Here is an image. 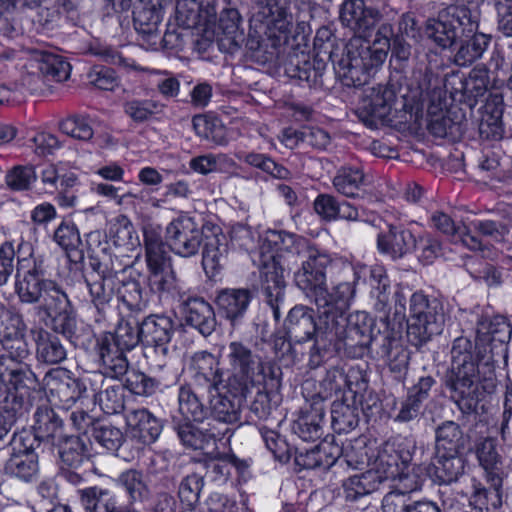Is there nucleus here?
Here are the masks:
<instances>
[{"mask_svg": "<svg viewBox=\"0 0 512 512\" xmlns=\"http://www.w3.org/2000/svg\"><path fill=\"white\" fill-rule=\"evenodd\" d=\"M360 421L359 408L355 402L347 403L345 399L335 400L331 405V425L338 433L354 430Z\"/></svg>", "mask_w": 512, "mask_h": 512, "instance_id": "3c124183", "label": "nucleus"}, {"mask_svg": "<svg viewBox=\"0 0 512 512\" xmlns=\"http://www.w3.org/2000/svg\"><path fill=\"white\" fill-rule=\"evenodd\" d=\"M162 17V0H138L134 5L133 25L144 36H152L158 31Z\"/></svg>", "mask_w": 512, "mask_h": 512, "instance_id": "ea45409f", "label": "nucleus"}, {"mask_svg": "<svg viewBox=\"0 0 512 512\" xmlns=\"http://www.w3.org/2000/svg\"><path fill=\"white\" fill-rule=\"evenodd\" d=\"M205 467L207 474L211 475L214 480H218L226 479L230 475L232 467L238 471H244L248 464L233 454H224L209 458Z\"/></svg>", "mask_w": 512, "mask_h": 512, "instance_id": "e2e57ef3", "label": "nucleus"}, {"mask_svg": "<svg viewBox=\"0 0 512 512\" xmlns=\"http://www.w3.org/2000/svg\"><path fill=\"white\" fill-rule=\"evenodd\" d=\"M35 334L36 359L46 365H58L67 359V348L56 334L44 329L32 331Z\"/></svg>", "mask_w": 512, "mask_h": 512, "instance_id": "58836bf2", "label": "nucleus"}, {"mask_svg": "<svg viewBox=\"0 0 512 512\" xmlns=\"http://www.w3.org/2000/svg\"><path fill=\"white\" fill-rule=\"evenodd\" d=\"M44 442L32 430L23 429L21 431H14L6 445L10 453L15 454H37V450Z\"/></svg>", "mask_w": 512, "mask_h": 512, "instance_id": "0e129e2a", "label": "nucleus"}, {"mask_svg": "<svg viewBox=\"0 0 512 512\" xmlns=\"http://www.w3.org/2000/svg\"><path fill=\"white\" fill-rule=\"evenodd\" d=\"M71 303L66 292L53 281L51 286L43 296L42 301L39 303V314H44L46 317L55 316L61 312L71 308Z\"/></svg>", "mask_w": 512, "mask_h": 512, "instance_id": "bf43d9fd", "label": "nucleus"}, {"mask_svg": "<svg viewBox=\"0 0 512 512\" xmlns=\"http://www.w3.org/2000/svg\"><path fill=\"white\" fill-rule=\"evenodd\" d=\"M127 425L131 428L133 437L143 444H152L160 436L163 424L147 409L132 410L126 415Z\"/></svg>", "mask_w": 512, "mask_h": 512, "instance_id": "4c0bfd02", "label": "nucleus"}, {"mask_svg": "<svg viewBox=\"0 0 512 512\" xmlns=\"http://www.w3.org/2000/svg\"><path fill=\"white\" fill-rule=\"evenodd\" d=\"M397 102L393 87L379 86L373 89L369 98L363 100L358 109L360 120L369 127L390 123L393 120L392 112Z\"/></svg>", "mask_w": 512, "mask_h": 512, "instance_id": "f3484780", "label": "nucleus"}, {"mask_svg": "<svg viewBox=\"0 0 512 512\" xmlns=\"http://www.w3.org/2000/svg\"><path fill=\"white\" fill-rule=\"evenodd\" d=\"M4 470L6 474L14 476L22 481L31 482L38 474V454H15L10 453Z\"/></svg>", "mask_w": 512, "mask_h": 512, "instance_id": "864d4df0", "label": "nucleus"}, {"mask_svg": "<svg viewBox=\"0 0 512 512\" xmlns=\"http://www.w3.org/2000/svg\"><path fill=\"white\" fill-rule=\"evenodd\" d=\"M479 23L477 16L470 11L462 32L457 41L458 49L454 55V63L460 67L472 65L482 58L488 49L492 36L478 31Z\"/></svg>", "mask_w": 512, "mask_h": 512, "instance_id": "2eb2a0df", "label": "nucleus"}, {"mask_svg": "<svg viewBox=\"0 0 512 512\" xmlns=\"http://www.w3.org/2000/svg\"><path fill=\"white\" fill-rule=\"evenodd\" d=\"M117 297L131 311L139 312L146 307L141 285L134 279L122 282L117 288Z\"/></svg>", "mask_w": 512, "mask_h": 512, "instance_id": "338daca9", "label": "nucleus"}, {"mask_svg": "<svg viewBox=\"0 0 512 512\" xmlns=\"http://www.w3.org/2000/svg\"><path fill=\"white\" fill-rule=\"evenodd\" d=\"M106 414H117L124 409L123 387L120 385H105L99 390L96 401Z\"/></svg>", "mask_w": 512, "mask_h": 512, "instance_id": "774afa93", "label": "nucleus"}, {"mask_svg": "<svg viewBox=\"0 0 512 512\" xmlns=\"http://www.w3.org/2000/svg\"><path fill=\"white\" fill-rule=\"evenodd\" d=\"M434 434V453H462L470 438L461 426L452 420H446L437 425Z\"/></svg>", "mask_w": 512, "mask_h": 512, "instance_id": "f704fd0d", "label": "nucleus"}, {"mask_svg": "<svg viewBox=\"0 0 512 512\" xmlns=\"http://www.w3.org/2000/svg\"><path fill=\"white\" fill-rule=\"evenodd\" d=\"M241 23V15L235 8H227L220 13L218 21V30L221 34L219 39L220 45L228 52L233 53L245 43L248 57L252 61L258 63L252 57L251 50L247 46V40L249 38L250 31L248 32L247 38H245Z\"/></svg>", "mask_w": 512, "mask_h": 512, "instance_id": "cd10ccee", "label": "nucleus"}, {"mask_svg": "<svg viewBox=\"0 0 512 512\" xmlns=\"http://www.w3.org/2000/svg\"><path fill=\"white\" fill-rule=\"evenodd\" d=\"M459 85L452 93L454 99L472 109L488 91L489 70L484 65H477L469 72L468 77L460 80Z\"/></svg>", "mask_w": 512, "mask_h": 512, "instance_id": "2f4dec72", "label": "nucleus"}, {"mask_svg": "<svg viewBox=\"0 0 512 512\" xmlns=\"http://www.w3.org/2000/svg\"><path fill=\"white\" fill-rule=\"evenodd\" d=\"M148 284L152 292L162 295L177 287V278L171 261L148 266Z\"/></svg>", "mask_w": 512, "mask_h": 512, "instance_id": "5fc2aeb1", "label": "nucleus"}, {"mask_svg": "<svg viewBox=\"0 0 512 512\" xmlns=\"http://www.w3.org/2000/svg\"><path fill=\"white\" fill-rule=\"evenodd\" d=\"M206 227H199L189 216H180L167 225L166 242L176 255L186 258L195 256L202 245Z\"/></svg>", "mask_w": 512, "mask_h": 512, "instance_id": "ddd939ff", "label": "nucleus"}, {"mask_svg": "<svg viewBox=\"0 0 512 512\" xmlns=\"http://www.w3.org/2000/svg\"><path fill=\"white\" fill-rule=\"evenodd\" d=\"M317 308L315 342L309 350L308 365L311 369L320 367L330 350L344 349L346 312L315 304Z\"/></svg>", "mask_w": 512, "mask_h": 512, "instance_id": "0eeeda50", "label": "nucleus"}, {"mask_svg": "<svg viewBox=\"0 0 512 512\" xmlns=\"http://www.w3.org/2000/svg\"><path fill=\"white\" fill-rule=\"evenodd\" d=\"M339 14L341 23L360 34L359 36L365 35L374 28L381 18L379 10L366 6L364 0H344Z\"/></svg>", "mask_w": 512, "mask_h": 512, "instance_id": "412c9836", "label": "nucleus"}, {"mask_svg": "<svg viewBox=\"0 0 512 512\" xmlns=\"http://www.w3.org/2000/svg\"><path fill=\"white\" fill-rule=\"evenodd\" d=\"M471 9L466 5H451L426 21L424 32L428 39L442 49L457 44Z\"/></svg>", "mask_w": 512, "mask_h": 512, "instance_id": "9b49d317", "label": "nucleus"}, {"mask_svg": "<svg viewBox=\"0 0 512 512\" xmlns=\"http://www.w3.org/2000/svg\"><path fill=\"white\" fill-rule=\"evenodd\" d=\"M251 300L248 288H224L216 292L214 303L219 315L234 327L243 319Z\"/></svg>", "mask_w": 512, "mask_h": 512, "instance_id": "b1692460", "label": "nucleus"}, {"mask_svg": "<svg viewBox=\"0 0 512 512\" xmlns=\"http://www.w3.org/2000/svg\"><path fill=\"white\" fill-rule=\"evenodd\" d=\"M174 429L182 442L188 448L203 450L210 444H215L223 439V430L211 426L207 421L198 427L192 420H177L174 418Z\"/></svg>", "mask_w": 512, "mask_h": 512, "instance_id": "393cba45", "label": "nucleus"}, {"mask_svg": "<svg viewBox=\"0 0 512 512\" xmlns=\"http://www.w3.org/2000/svg\"><path fill=\"white\" fill-rule=\"evenodd\" d=\"M32 429L44 442V445L56 443L65 434L62 419L53 408L47 405L39 406L36 409Z\"/></svg>", "mask_w": 512, "mask_h": 512, "instance_id": "79ce46f5", "label": "nucleus"}, {"mask_svg": "<svg viewBox=\"0 0 512 512\" xmlns=\"http://www.w3.org/2000/svg\"><path fill=\"white\" fill-rule=\"evenodd\" d=\"M0 344L6 354L0 360L9 359L11 362L25 361L30 356V349L26 340V331L0 339Z\"/></svg>", "mask_w": 512, "mask_h": 512, "instance_id": "69168bd1", "label": "nucleus"}, {"mask_svg": "<svg viewBox=\"0 0 512 512\" xmlns=\"http://www.w3.org/2000/svg\"><path fill=\"white\" fill-rule=\"evenodd\" d=\"M437 107L431 106L428 109L429 120L427 124V128L431 134L436 137H446L448 134H454L460 131L461 123L460 121H455L451 114L453 111H446L440 109L439 113H437L434 109Z\"/></svg>", "mask_w": 512, "mask_h": 512, "instance_id": "680f3d73", "label": "nucleus"}, {"mask_svg": "<svg viewBox=\"0 0 512 512\" xmlns=\"http://www.w3.org/2000/svg\"><path fill=\"white\" fill-rule=\"evenodd\" d=\"M325 407L321 402L313 400L310 409L302 412L293 424V431L304 441H314L323 434Z\"/></svg>", "mask_w": 512, "mask_h": 512, "instance_id": "c03bdc74", "label": "nucleus"}, {"mask_svg": "<svg viewBox=\"0 0 512 512\" xmlns=\"http://www.w3.org/2000/svg\"><path fill=\"white\" fill-rule=\"evenodd\" d=\"M247 395H235L220 392L219 387L213 389L208 395L207 419L206 421L216 428H221L223 438L232 435L230 426L241 423L242 403Z\"/></svg>", "mask_w": 512, "mask_h": 512, "instance_id": "f8f14e48", "label": "nucleus"}, {"mask_svg": "<svg viewBox=\"0 0 512 512\" xmlns=\"http://www.w3.org/2000/svg\"><path fill=\"white\" fill-rule=\"evenodd\" d=\"M90 436L102 447L112 452H116L125 441L123 432L105 419L96 421Z\"/></svg>", "mask_w": 512, "mask_h": 512, "instance_id": "13d9d810", "label": "nucleus"}, {"mask_svg": "<svg viewBox=\"0 0 512 512\" xmlns=\"http://www.w3.org/2000/svg\"><path fill=\"white\" fill-rule=\"evenodd\" d=\"M512 334L510 324L503 316H495L479 322L477 335L480 342H496L500 344V352L504 343H508Z\"/></svg>", "mask_w": 512, "mask_h": 512, "instance_id": "603ef678", "label": "nucleus"}, {"mask_svg": "<svg viewBox=\"0 0 512 512\" xmlns=\"http://www.w3.org/2000/svg\"><path fill=\"white\" fill-rule=\"evenodd\" d=\"M377 246L382 253L399 259L417 248V240L410 230L390 225L387 232L378 236Z\"/></svg>", "mask_w": 512, "mask_h": 512, "instance_id": "72a5a7b5", "label": "nucleus"}, {"mask_svg": "<svg viewBox=\"0 0 512 512\" xmlns=\"http://www.w3.org/2000/svg\"><path fill=\"white\" fill-rule=\"evenodd\" d=\"M374 351L386 359L390 371L397 379L404 378L409 366L410 352L397 342L391 331L386 336L383 346L378 345Z\"/></svg>", "mask_w": 512, "mask_h": 512, "instance_id": "a18cd8bd", "label": "nucleus"}, {"mask_svg": "<svg viewBox=\"0 0 512 512\" xmlns=\"http://www.w3.org/2000/svg\"><path fill=\"white\" fill-rule=\"evenodd\" d=\"M184 323L207 337L216 328L217 320L213 307L201 297H189L181 304Z\"/></svg>", "mask_w": 512, "mask_h": 512, "instance_id": "a878e982", "label": "nucleus"}, {"mask_svg": "<svg viewBox=\"0 0 512 512\" xmlns=\"http://www.w3.org/2000/svg\"><path fill=\"white\" fill-rule=\"evenodd\" d=\"M288 7L289 0H256L247 46L258 64L272 61L278 48L287 42L293 23Z\"/></svg>", "mask_w": 512, "mask_h": 512, "instance_id": "f257e3e1", "label": "nucleus"}, {"mask_svg": "<svg viewBox=\"0 0 512 512\" xmlns=\"http://www.w3.org/2000/svg\"><path fill=\"white\" fill-rule=\"evenodd\" d=\"M91 303L98 312H104L115 295L116 273L105 267L103 272L89 274L85 279Z\"/></svg>", "mask_w": 512, "mask_h": 512, "instance_id": "c9c22d12", "label": "nucleus"}, {"mask_svg": "<svg viewBox=\"0 0 512 512\" xmlns=\"http://www.w3.org/2000/svg\"><path fill=\"white\" fill-rule=\"evenodd\" d=\"M409 312L407 339L411 345L421 347L442 333L446 313L439 299L416 292L410 298Z\"/></svg>", "mask_w": 512, "mask_h": 512, "instance_id": "423d86ee", "label": "nucleus"}, {"mask_svg": "<svg viewBox=\"0 0 512 512\" xmlns=\"http://www.w3.org/2000/svg\"><path fill=\"white\" fill-rule=\"evenodd\" d=\"M26 411L25 400L16 393H9L0 402V445L8 443L18 418H21Z\"/></svg>", "mask_w": 512, "mask_h": 512, "instance_id": "49530a36", "label": "nucleus"}, {"mask_svg": "<svg viewBox=\"0 0 512 512\" xmlns=\"http://www.w3.org/2000/svg\"><path fill=\"white\" fill-rule=\"evenodd\" d=\"M354 372L346 374L342 368L332 367L329 369L324 378L320 382V389L317 394L312 397V401L321 402L324 405V401L331 398L334 394H338L348 388L353 394L363 391L367 388V380L361 377V381H357L356 390L352 389V378Z\"/></svg>", "mask_w": 512, "mask_h": 512, "instance_id": "473e14b6", "label": "nucleus"}, {"mask_svg": "<svg viewBox=\"0 0 512 512\" xmlns=\"http://www.w3.org/2000/svg\"><path fill=\"white\" fill-rule=\"evenodd\" d=\"M189 370L192 372V384L203 385L208 389H216L224 385L223 371L219 367L217 358L208 351L194 353L189 361Z\"/></svg>", "mask_w": 512, "mask_h": 512, "instance_id": "bb28decb", "label": "nucleus"}, {"mask_svg": "<svg viewBox=\"0 0 512 512\" xmlns=\"http://www.w3.org/2000/svg\"><path fill=\"white\" fill-rule=\"evenodd\" d=\"M32 66L40 72L43 77L57 82L69 78L71 65L62 56L45 50H31Z\"/></svg>", "mask_w": 512, "mask_h": 512, "instance_id": "37998d69", "label": "nucleus"}, {"mask_svg": "<svg viewBox=\"0 0 512 512\" xmlns=\"http://www.w3.org/2000/svg\"><path fill=\"white\" fill-rule=\"evenodd\" d=\"M475 345L467 337H458L451 348V365L445 376V385L450 397L462 414L477 411L482 397L479 370L474 357Z\"/></svg>", "mask_w": 512, "mask_h": 512, "instance_id": "7ed1b4c3", "label": "nucleus"}, {"mask_svg": "<svg viewBox=\"0 0 512 512\" xmlns=\"http://www.w3.org/2000/svg\"><path fill=\"white\" fill-rule=\"evenodd\" d=\"M300 256L296 257L297 263L301 260V268L295 272V284L316 304V299L321 296L326 286L327 266L331 263L328 254L310 246H299Z\"/></svg>", "mask_w": 512, "mask_h": 512, "instance_id": "9d476101", "label": "nucleus"}, {"mask_svg": "<svg viewBox=\"0 0 512 512\" xmlns=\"http://www.w3.org/2000/svg\"><path fill=\"white\" fill-rule=\"evenodd\" d=\"M0 378L15 390L19 396L35 391L39 380L31 367L24 361L11 362L9 359L0 360Z\"/></svg>", "mask_w": 512, "mask_h": 512, "instance_id": "7c9ffc66", "label": "nucleus"}, {"mask_svg": "<svg viewBox=\"0 0 512 512\" xmlns=\"http://www.w3.org/2000/svg\"><path fill=\"white\" fill-rule=\"evenodd\" d=\"M297 256H300L299 246L294 245L286 251H278L276 255L265 261L260 269L261 291L276 321L281 317V308L285 301L284 272L291 270L297 264Z\"/></svg>", "mask_w": 512, "mask_h": 512, "instance_id": "1a4fd4ad", "label": "nucleus"}, {"mask_svg": "<svg viewBox=\"0 0 512 512\" xmlns=\"http://www.w3.org/2000/svg\"><path fill=\"white\" fill-rule=\"evenodd\" d=\"M335 189L346 197H358L365 177L360 169L342 168L333 179Z\"/></svg>", "mask_w": 512, "mask_h": 512, "instance_id": "052dcab7", "label": "nucleus"}, {"mask_svg": "<svg viewBox=\"0 0 512 512\" xmlns=\"http://www.w3.org/2000/svg\"><path fill=\"white\" fill-rule=\"evenodd\" d=\"M79 502L86 512H117L116 500L108 489L98 486L78 490Z\"/></svg>", "mask_w": 512, "mask_h": 512, "instance_id": "8fccbe9b", "label": "nucleus"}, {"mask_svg": "<svg viewBox=\"0 0 512 512\" xmlns=\"http://www.w3.org/2000/svg\"><path fill=\"white\" fill-rule=\"evenodd\" d=\"M326 66V62L319 57L310 58L304 52H293L284 62V71L288 77L306 83L310 88H319L323 86Z\"/></svg>", "mask_w": 512, "mask_h": 512, "instance_id": "a211bd4d", "label": "nucleus"}, {"mask_svg": "<svg viewBox=\"0 0 512 512\" xmlns=\"http://www.w3.org/2000/svg\"><path fill=\"white\" fill-rule=\"evenodd\" d=\"M473 451L485 476L503 477V459L498 450L497 439L486 436L476 440Z\"/></svg>", "mask_w": 512, "mask_h": 512, "instance_id": "a19ab883", "label": "nucleus"}, {"mask_svg": "<svg viewBox=\"0 0 512 512\" xmlns=\"http://www.w3.org/2000/svg\"><path fill=\"white\" fill-rule=\"evenodd\" d=\"M383 483L379 471L367 470L361 474L350 476L343 482V490L347 501H356L360 497L378 490Z\"/></svg>", "mask_w": 512, "mask_h": 512, "instance_id": "de8ad7c7", "label": "nucleus"}, {"mask_svg": "<svg viewBox=\"0 0 512 512\" xmlns=\"http://www.w3.org/2000/svg\"><path fill=\"white\" fill-rule=\"evenodd\" d=\"M44 259L34 260L33 267L25 272L23 279L16 284V292L22 303L36 304L43 299L53 280L48 279Z\"/></svg>", "mask_w": 512, "mask_h": 512, "instance_id": "4be33fe9", "label": "nucleus"}, {"mask_svg": "<svg viewBox=\"0 0 512 512\" xmlns=\"http://www.w3.org/2000/svg\"><path fill=\"white\" fill-rule=\"evenodd\" d=\"M389 314L380 320V326L365 311H355L346 314V327L344 335V353L353 358L363 357L367 350L374 351L378 345L383 346L386 336L390 332Z\"/></svg>", "mask_w": 512, "mask_h": 512, "instance_id": "6e6552de", "label": "nucleus"}, {"mask_svg": "<svg viewBox=\"0 0 512 512\" xmlns=\"http://www.w3.org/2000/svg\"><path fill=\"white\" fill-rule=\"evenodd\" d=\"M173 333V321L165 315H149L140 323L142 344L148 350V353L156 354L159 358L160 367L165 365L163 360L168 355V344Z\"/></svg>", "mask_w": 512, "mask_h": 512, "instance_id": "dca6fc26", "label": "nucleus"}, {"mask_svg": "<svg viewBox=\"0 0 512 512\" xmlns=\"http://www.w3.org/2000/svg\"><path fill=\"white\" fill-rule=\"evenodd\" d=\"M202 266L207 276L214 277L223 267L228 241L219 226L206 227L203 237Z\"/></svg>", "mask_w": 512, "mask_h": 512, "instance_id": "5701e85b", "label": "nucleus"}, {"mask_svg": "<svg viewBox=\"0 0 512 512\" xmlns=\"http://www.w3.org/2000/svg\"><path fill=\"white\" fill-rule=\"evenodd\" d=\"M44 383L51 396L58 398L63 405L70 406L82 399L79 379L72 376L66 368L50 369L44 376Z\"/></svg>", "mask_w": 512, "mask_h": 512, "instance_id": "c85d7f7f", "label": "nucleus"}, {"mask_svg": "<svg viewBox=\"0 0 512 512\" xmlns=\"http://www.w3.org/2000/svg\"><path fill=\"white\" fill-rule=\"evenodd\" d=\"M369 284L371 297L375 300V310L385 312L390 303V280L382 266L371 268Z\"/></svg>", "mask_w": 512, "mask_h": 512, "instance_id": "4d7b16f0", "label": "nucleus"}, {"mask_svg": "<svg viewBox=\"0 0 512 512\" xmlns=\"http://www.w3.org/2000/svg\"><path fill=\"white\" fill-rule=\"evenodd\" d=\"M485 344L483 355L480 359L484 365L489 367V375L485 378L483 389L487 393L494 392L496 388V376L494 370L500 364H506L508 358V343H504L503 351L500 352V344L496 342H483Z\"/></svg>", "mask_w": 512, "mask_h": 512, "instance_id": "6e6d98bb", "label": "nucleus"}, {"mask_svg": "<svg viewBox=\"0 0 512 512\" xmlns=\"http://www.w3.org/2000/svg\"><path fill=\"white\" fill-rule=\"evenodd\" d=\"M283 327L286 336L294 343L302 344L309 340L315 342L314 310L305 305L294 306L289 310Z\"/></svg>", "mask_w": 512, "mask_h": 512, "instance_id": "c756f323", "label": "nucleus"}, {"mask_svg": "<svg viewBox=\"0 0 512 512\" xmlns=\"http://www.w3.org/2000/svg\"><path fill=\"white\" fill-rule=\"evenodd\" d=\"M329 51L336 75L347 87H360L367 84L372 73L383 63L381 54L371 52V44L363 36L352 37L338 52Z\"/></svg>", "mask_w": 512, "mask_h": 512, "instance_id": "20e7f679", "label": "nucleus"}, {"mask_svg": "<svg viewBox=\"0 0 512 512\" xmlns=\"http://www.w3.org/2000/svg\"><path fill=\"white\" fill-rule=\"evenodd\" d=\"M465 467L462 453H434L433 480L439 485L456 483L464 475Z\"/></svg>", "mask_w": 512, "mask_h": 512, "instance_id": "e433bc0d", "label": "nucleus"}, {"mask_svg": "<svg viewBox=\"0 0 512 512\" xmlns=\"http://www.w3.org/2000/svg\"><path fill=\"white\" fill-rule=\"evenodd\" d=\"M227 366V378L223 388L235 395H248L250 390L260 385L279 388L282 371L271 362L263 361L249 344L231 341L222 349Z\"/></svg>", "mask_w": 512, "mask_h": 512, "instance_id": "f03ea898", "label": "nucleus"}, {"mask_svg": "<svg viewBox=\"0 0 512 512\" xmlns=\"http://www.w3.org/2000/svg\"><path fill=\"white\" fill-rule=\"evenodd\" d=\"M142 343L140 324L121 320L113 333H104L96 338L94 360L104 373L112 379H120L127 374L129 361L126 352Z\"/></svg>", "mask_w": 512, "mask_h": 512, "instance_id": "39448f33", "label": "nucleus"}, {"mask_svg": "<svg viewBox=\"0 0 512 512\" xmlns=\"http://www.w3.org/2000/svg\"><path fill=\"white\" fill-rule=\"evenodd\" d=\"M485 479L488 486L475 477L470 480L468 505L476 512L496 510L503 503V477L485 476Z\"/></svg>", "mask_w": 512, "mask_h": 512, "instance_id": "aec40b11", "label": "nucleus"}, {"mask_svg": "<svg viewBox=\"0 0 512 512\" xmlns=\"http://www.w3.org/2000/svg\"><path fill=\"white\" fill-rule=\"evenodd\" d=\"M212 389L203 385L186 383L178 390V412L181 420L204 424L207 419L208 395Z\"/></svg>", "mask_w": 512, "mask_h": 512, "instance_id": "6ab92c4d", "label": "nucleus"}, {"mask_svg": "<svg viewBox=\"0 0 512 512\" xmlns=\"http://www.w3.org/2000/svg\"><path fill=\"white\" fill-rule=\"evenodd\" d=\"M51 446L57 448L61 463L68 467L77 468L88 456L87 444L81 436L64 434Z\"/></svg>", "mask_w": 512, "mask_h": 512, "instance_id": "09e8293b", "label": "nucleus"}, {"mask_svg": "<svg viewBox=\"0 0 512 512\" xmlns=\"http://www.w3.org/2000/svg\"><path fill=\"white\" fill-rule=\"evenodd\" d=\"M359 278L360 275L354 266L343 263L332 281L331 289L328 290L325 286L321 296L316 299V304L347 312L356 294Z\"/></svg>", "mask_w": 512, "mask_h": 512, "instance_id": "4468645a", "label": "nucleus"}]
</instances>
